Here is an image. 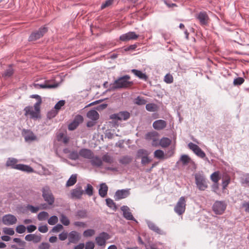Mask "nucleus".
Here are the masks:
<instances>
[{"instance_id": "f257e3e1", "label": "nucleus", "mask_w": 249, "mask_h": 249, "mask_svg": "<svg viewBox=\"0 0 249 249\" xmlns=\"http://www.w3.org/2000/svg\"><path fill=\"white\" fill-rule=\"evenodd\" d=\"M17 159L13 158H9L8 159L6 166L10 167L11 168L26 172L27 173H32L34 171L33 169L29 165L22 164H17L18 162Z\"/></svg>"}, {"instance_id": "f03ea898", "label": "nucleus", "mask_w": 249, "mask_h": 249, "mask_svg": "<svg viewBox=\"0 0 249 249\" xmlns=\"http://www.w3.org/2000/svg\"><path fill=\"white\" fill-rule=\"evenodd\" d=\"M130 77L125 75L116 80L112 84V88L113 89L127 88L132 84V82L129 81Z\"/></svg>"}, {"instance_id": "7ed1b4c3", "label": "nucleus", "mask_w": 249, "mask_h": 249, "mask_svg": "<svg viewBox=\"0 0 249 249\" xmlns=\"http://www.w3.org/2000/svg\"><path fill=\"white\" fill-rule=\"evenodd\" d=\"M40 101L39 102H36L33 107H25L24 110L25 111V115L30 116V117L32 119H36L38 118L40 112Z\"/></svg>"}, {"instance_id": "20e7f679", "label": "nucleus", "mask_w": 249, "mask_h": 249, "mask_svg": "<svg viewBox=\"0 0 249 249\" xmlns=\"http://www.w3.org/2000/svg\"><path fill=\"white\" fill-rule=\"evenodd\" d=\"M196 185L199 190L204 191L208 187L206 179L202 172L195 175Z\"/></svg>"}, {"instance_id": "39448f33", "label": "nucleus", "mask_w": 249, "mask_h": 249, "mask_svg": "<svg viewBox=\"0 0 249 249\" xmlns=\"http://www.w3.org/2000/svg\"><path fill=\"white\" fill-rule=\"evenodd\" d=\"M42 196L44 200L49 205H52L54 202V197L48 186H45L42 189Z\"/></svg>"}, {"instance_id": "423d86ee", "label": "nucleus", "mask_w": 249, "mask_h": 249, "mask_svg": "<svg viewBox=\"0 0 249 249\" xmlns=\"http://www.w3.org/2000/svg\"><path fill=\"white\" fill-rule=\"evenodd\" d=\"M227 207V204L223 201H216L213 206V212L218 215L223 214Z\"/></svg>"}, {"instance_id": "0eeeda50", "label": "nucleus", "mask_w": 249, "mask_h": 249, "mask_svg": "<svg viewBox=\"0 0 249 249\" xmlns=\"http://www.w3.org/2000/svg\"><path fill=\"white\" fill-rule=\"evenodd\" d=\"M186 209V199L184 196L179 198L174 208L175 212L179 215L182 214Z\"/></svg>"}, {"instance_id": "6e6552de", "label": "nucleus", "mask_w": 249, "mask_h": 249, "mask_svg": "<svg viewBox=\"0 0 249 249\" xmlns=\"http://www.w3.org/2000/svg\"><path fill=\"white\" fill-rule=\"evenodd\" d=\"M110 238V235L107 232H102L95 238V241L98 246L104 247L106 245L107 240Z\"/></svg>"}, {"instance_id": "1a4fd4ad", "label": "nucleus", "mask_w": 249, "mask_h": 249, "mask_svg": "<svg viewBox=\"0 0 249 249\" xmlns=\"http://www.w3.org/2000/svg\"><path fill=\"white\" fill-rule=\"evenodd\" d=\"M2 223L5 225H13L17 222V218L14 215L11 214H7L2 216Z\"/></svg>"}, {"instance_id": "9d476101", "label": "nucleus", "mask_w": 249, "mask_h": 249, "mask_svg": "<svg viewBox=\"0 0 249 249\" xmlns=\"http://www.w3.org/2000/svg\"><path fill=\"white\" fill-rule=\"evenodd\" d=\"M47 31L46 27L40 28L38 31L33 32L29 38V41L36 40L43 36Z\"/></svg>"}, {"instance_id": "9b49d317", "label": "nucleus", "mask_w": 249, "mask_h": 249, "mask_svg": "<svg viewBox=\"0 0 249 249\" xmlns=\"http://www.w3.org/2000/svg\"><path fill=\"white\" fill-rule=\"evenodd\" d=\"M189 148L192 150L198 157L201 158H204L206 157V154L204 151L196 144L192 142H190L188 144Z\"/></svg>"}, {"instance_id": "f8f14e48", "label": "nucleus", "mask_w": 249, "mask_h": 249, "mask_svg": "<svg viewBox=\"0 0 249 249\" xmlns=\"http://www.w3.org/2000/svg\"><path fill=\"white\" fill-rule=\"evenodd\" d=\"M83 121V117L80 115H76L73 121L69 124L68 129L70 130L75 129L79 124Z\"/></svg>"}, {"instance_id": "ddd939ff", "label": "nucleus", "mask_w": 249, "mask_h": 249, "mask_svg": "<svg viewBox=\"0 0 249 249\" xmlns=\"http://www.w3.org/2000/svg\"><path fill=\"white\" fill-rule=\"evenodd\" d=\"M196 18L199 20L200 24L202 25H206L208 24L209 17L205 12H200L196 16Z\"/></svg>"}, {"instance_id": "4468645a", "label": "nucleus", "mask_w": 249, "mask_h": 249, "mask_svg": "<svg viewBox=\"0 0 249 249\" xmlns=\"http://www.w3.org/2000/svg\"><path fill=\"white\" fill-rule=\"evenodd\" d=\"M139 36L136 35L134 32H129L123 34L120 36V39L122 41H127L130 40H135Z\"/></svg>"}, {"instance_id": "2eb2a0df", "label": "nucleus", "mask_w": 249, "mask_h": 249, "mask_svg": "<svg viewBox=\"0 0 249 249\" xmlns=\"http://www.w3.org/2000/svg\"><path fill=\"white\" fill-rule=\"evenodd\" d=\"M84 193V190L81 186H77L71 191V195L72 199H80Z\"/></svg>"}, {"instance_id": "dca6fc26", "label": "nucleus", "mask_w": 249, "mask_h": 249, "mask_svg": "<svg viewBox=\"0 0 249 249\" xmlns=\"http://www.w3.org/2000/svg\"><path fill=\"white\" fill-rule=\"evenodd\" d=\"M130 195L129 189H122L117 191L115 194L116 200L126 198Z\"/></svg>"}, {"instance_id": "f3484780", "label": "nucleus", "mask_w": 249, "mask_h": 249, "mask_svg": "<svg viewBox=\"0 0 249 249\" xmlns=\"http://www.w3.org/2000/svg\"><path fill=\"white\" fill-rule=\"evenodd\" d=\"M158 136L157 132L155 131L150 132L145 135V139L147 140H152V145L156 146L157 145Z\"/></svg>"}, {"instance_id": "a211bd4d", "label": "nucleus", "mask_w": 249, "mask_h": 249, "mask_svg": "<svg viewBox=\"0 0 249 249\" xmlns=\"http://www.w3.org/2000/svg\"><path fill=\"white\" fill-rule=\"evenodd\" d=\"M80 239V235L76 231H71L68 234L69 243H76Z\"/></svg>"}, {"instance_id": "6ab92c4d", "label": "nucleus", "mask_w": 249, "mask_h": 249, "mask_svg": "<svg viewBox=\"0 0 249 249\" xmlns=\"http://www.w3.org/2000/svg\"><path fill=\"white\" fill-rule=\"evenodd\" d=\"M121 210L123 212V216L125 219L128 220H135L128 207L123 206L121 207Z\"/></svg>"}, {"instance_id": "aec40b11", "label": "nucleus", "mask_w": 249, "mask_h": 249, "mask_svg": "<svg viewBox=\"0 0 249 249\" xmlns=\"http://www.w3.org/2000/svg\"><path fill=\"white\" fill-rule=\"evenodd\" d=\"M23 136L26 142L35 141L36 139V137L33 132L29 130L24 129L23 131Z\"/></svg>"}, {"instance_id": "412c9836", "label": "nucleus", "mask_w": 249, "mask_h": 249, "mask_svg": "<svg viewBox=\"0 0 249 249\" xmlns=\"http://www.w3.org/2000/svg\"><path fill=\"white\" fill-rule=\"evenodd\" d=\"M25 239L29 242L33 241L35 243H37L41 241V235L40 234L36 235L35 234H27L25 236Z\"/></svg>"}, {"instance_id": "4be33fe9", "label": "nucleus", "mask_w": 249, "mask_h": 249, "mask_svg": "<svg viewBox=\"0 0 249 249\" xmlns=\"http://www.w3.org/2000/svg\"><path fill=\"white\" fill-rule=\"evenodd\" d=\"M79 155L81 157L90 160L93 158V153L89 149L83 148L80 150Z\"/></svg>"}, {"instance_id": "5701e85b", "label": "nucleus", "mask_w": 249, "mask_h": 249, "mask_svg": "<svg viewBox=\"0 0 249 249\" xmlns=\"http://www.w3.org/2000/svg\"><path fill=\"white\" fill-rule=\"evenodd\" d=\"M166 122L163 120H158L155 121L153 124V126L156 130H161L166 126Z\"/></svg>"}, {"instance_id": "b1692460", "label": "nucleus", "mask_w": 249, "mask_h": 249, "mask_svg": "<svg viewBox=\"0 0 249 249\" xmlns=\"http://www.w3.org/2000/svg\"><path fill=\"white\" fill-rule=\"evenodd\" d=\"M108 191V187L105 183H102L100 185L99 194L102 197H105Z\"/></svg>"}, {"instance_id": "393cba45", "label": "nucleus", "mask_w": 249, "mask_h": 249, "mask_svg": "<svg viewBox=\"0 0 249 249\" xmlns=\"http://www.w3.org/2000/svg\"><path fill=\"white\" fill-rule=\"evenodd\" d=\"M90 162L91 165L95 167H100L102 165V160L97 156H93V158H91Z\"/></svg>"}, {"instance_id": "a878e982", "label": "nucleus", "mask_w": 249, "mask_h": 249, "mask_svg": "<svg viewBox=\"0 0 249 249\" xmlns=\"http://www.w3.org/2000/svg\"><path fill=\"white\" fill-rule=\"evenodd\" d=\"M87 117L89 119L96 121L99 119V115L98 112L95 110H90L87 114Z\"/></svg>"}, {"instance_id": "bb28decb", "label": "nucleus", "mask_w": 249, "mask_h": 249, "mask_svg": "<svg viewBox=\"0 0 249 249\" xmlns=\"http://www.w3.org/2000/svg\"><path fill=\"white\" fill-rule=\"evenodd\" d=\"M131 71L136 76L139 77L140 79L144 80L145 81L147 80V75L141 71L136 69H132Z\"/></svg>"}, {"instance_id": "cd10ccee", "label": "nucleus", "mask_w": 249, "mask_h": 249, "mask_svg": "<svg viewBox=\"0 0 249 249\" xmlns=\"http://www.w3.org/2000/svg\"><path fill=\"white\" fill-rule=\"evenodd\" d=\"M56 85H50L47 83L38 84H36L34 85V87L36 89H52L56 87Z\"/></svg>"}, {"instance_id": "c85d7f7f", "label": "nucleus", "mask_w": 249, "mask_h": 249, "mask_svg": "<svg viewBox=\"0 0 249 249\" xmlns=\"http://www.w3.org/2000/svg\"><path fill=\"white\" fill-rule=\"evenodd\" d=\"M147 225L150 229L159 234H161L160 230L154 223L148 221Z\"/></svg>"}, {"instance_id": "c756f323", "label": "nucleus", "mask_w": 249, "mask_h": 249, "mask_svg": "<svg viewBox=\"0 0 249 249\" xmlns=\"http://www.w3.org/2000/svg\"><path fill=\"white\" fill-rule=\"evenodd\" d=\"M13 73V69L12 67L10 66L7 69H6L4 72L2 73V77L4 78L5 79L8 78L11 76Z\"/></svg>"}, {"instance_id": "7c9ffc66", "label": "nucleus", "mask_w": 249, "mask_h": 249, "mask_svg": "<svg viewBox=\"0 0 249 249\" xmlns=\"http://www.w3.org/2000/svg\"><path fill=\"white\" fill-rule=\"evenodd\" d=\"M171 142V141L169 138H162L160 142V144L162 147H166L170 144Z\"/></svg>"}, {"instance_id": "2f4dec72", "label": "nucleus", "mask_w": 249, "mask_h": 249, "mask_svg": "<svg viewBox=\"0 0 249 249\" xmlns=\"http://www.w3.org/2000/svg\"><path fill=\"white\" fill-rule=\"evenodd\" d=\"M158 108L157 105L154 103L146 104L145 106L146 109L150 112H155L157 110Z\"/></svg>"}, {"instance_id": "473e14b6", "label": "nucleus", "mask_w": 249, "mask_h": 249, "mask_svg": "<svg viewBox=\"0 0 249 249\" xmlns=\"http://www.w3.org/2000/svg\"><path fill=\"white\" fill-rule=\"evenodd\" d=\"M77 176L76 175H72L70 178L67 182L66 186H71L73 185L76 182L77 180Z\"/></svg>"}, {"instance_id": "72a5a7b5", "label": "nucleus", "mask_w": 249, "mask_h": 249, "mask_svg": "<svg viewBox=\"0 0 249 249\" xmlns=\"http://www.w3.org/2000/svg\"><path fill=\"white\" fill-rule=\"evenodd\" d=\"M119 116L120 120H126L130 117V113L127 111H121L119 112Z\"/></svg>"}, {"instance_id": "f704fd0d", "label": "nucleus", "mask_w": 249, "mask_h": 249, "mask_svg": "<svg viewBox=\"0 0 249 249\" xmlns=\"http://www.w3.org/2000/svg\"><path fill=\"white\" fill-rule=\"evenodd\" d=\"M180 161L183 165H187L190 162L191 159L187 155H182L180 158Z\"/></svg>"}, {"instance_id": "c9c22d12", "label": "nucleus", "mask_w": 249, "mask_h": 249, "mask_svg": "<svg viewBox=\"0 0 249 249\" xmlns=\"http://www.w3.org/2000/svg\"><path fill=\"white\" fill-rule=\"evenodd\" d=\"M154 157L159 159H163L165 158L164 153L161 150H157L154 152Z\"/></svg>"}, {"instance_id": "e433bc0d", "label": "nucleus", "mask_w": 249, "mask_h": 249, "mask_svg": "<svg viewBox=\"0 0 249 249\" xmlns=\"http://www.w3.org/2000/svg\"><path fill=\"white\" fill-rule=\"evenodd\" d=\"M76 216L78 218H85L87 217V211L84 210H79L76 213Z\"/></svg>"}, {"instance_id": "4c0bfd02", "label": "nucleus", "mask_w": 249, "mask_h": 249, "mask_svg": "<svg viewBox=\"0 0 249 249\" xmlns=\"http://www.w3.org/2000/svg\"><path fill=\"white\" fill-rule=\"evenodd\" d=\"M131 160L132 158L130 157L126 156L121 158L119 160V162L123 164H127L130 163Z\"/></svg>"}, {"instance_id": "58836bf2", "label": "nucleus", "mask_w": 249, "mask_h": 249, "mask_svg": "<svg viewBox=\"0 0 249 249\" xmlns=\"http://www.w3.org/2000/svg\"><path fill=\"white\" fill-rule=\"evenodd\" d=\"M135 104L138 105H143L147 103V101L143 97L138 96L135 99Z\"/></svg>"}, {"instance_id": "ea45409f", "label": "nucleus", "mask_w": 249, "mask_h": 249, "mask_svg": "<svg viewBox=\"0 0 249 249\" xmlns=\"http://www.w3.org/2000/svg\"><path fill=\"white\" fill-rule=\"evenodd\" d=\"M149 154V153L146 150L144 149H139L138 150L137 153V157L138 158H141L143 157L146 156H148Z\"/></svg>"}, {"instance_id": "a19ab883", "label": "nucleus", "mask_w": 249, "mask_h": 249, "mask_svg": "<svg viewBox=\"0 0 249 249\" xmlns=\"http://www.w3.org/2000/svg\"><path fill=\"white\" fill-rule=\"evenodd\" d=\"M219 175L218 172H214L211 175V179L214 183H218L220 179Z\"/></svg>"}, {"instance_id": "79ce46f5", "label": "nucleus", "mask_w": 249, "mask_h": 249, "mask_svg": "<svg viewBox=\"0 0 249 249\" xmlns=\"http://www.w3.org/2000/svg\"><path fill=\"white\" fill-rule=\"evenodd\" d=\"M60 220L65 226H68L70 223L69 218L63 214H61Z\"/></svg>"}, {"instance_id": "37998d69", "label": "nucleus", "mask_w": 249, "mask_h": 249, "mask_svg": "<svg viewBox=\"0 0 249 249\" xmlns=\"http://www.w3.org/2000/svg\"><path fill=\"white\" fill-rule=\"evenodd\" d=\"M79 152L76 151H73L70 153L69 158L72 160H76L78 159L79 156Z\"/></svg>"}, {"instance_id": "c03bdc74", "label": "nucleus", "mask_w": 249, "mask_h": 249, "mask_svg": "<svg viewBox=\"0 0 249 249\" xmlns=\"http://www.w3.org/2000/svg\"><path fill=\"white\" fill-rule=\"evenodd\" d=\"M49 216V214L46 212H41L37 215V218L39 220L42 221L46 220Z\"/></svg>"}, {"instance_id": "a18cd8bd", "label": "nucleus", "mask_w": 249, "mask_h": 249, "mask_svg": "<svg viewBox=\"0 0 249 249\" xmlns=\"http://www.w3.org/2000/svg\"><path fill=\"white\" fill-rule=\"evenodd\" d=\"M3 232L6 235H13L15 234V231L13 228L5 227L2 229Z\"/></svg>"}, {"instance_id": "49530a36", "label": "nucleus", "mask_w": 249, "mask_h": 249, "mask_svg": "<svg viewBox=\"0 0 249 249\" xmlns=\"http://www.w3.org/2000/svg\"><path fill=\"white\" fill-rule=\"evenodd\" d=\"M241 208L246 213H249V201H243L241 204Z\"/></svg>"}, {"instance_id": "de8ad7c7", "label": "nucleus", "mask_w": 249, "mask_h": 249, "mask_svg": "<svg viewBox=\"0 0 249 249\" xmlns=\"http://www.w3.org/2000/svg\"><path fill=\"white\" fill-rule=\"evenodd\" d=\"M102 160L107 163H111L113 162V158L107 154L104 155L102 157Z\"/></svg>"}, {"instance_id": "09e8293b", "label": "nucleus", "mask_w": 249, "mask_h": 249, "mask_svg": "<svg viewBox=\"0 0 249 249\" xmlns=\"http://www.w3.org/2000/svg\"><path fill=\"white\" fill-rule=\"evenodd\" d=\"M164 81L167 84L173 82V77L170 73L166 74L164 78Z\"/></svg>"}, {"instance_id": "8fccbe9b", "label": "nucleus", "mask_w": 249, "mask_h": 249, "mask_svg": "<svg viewBox=\"0 0 249 249\" xmlns=\"http://www.w3.org/2000/svg\"><path fill=\"white\" fill-rule=\"evenodd\" d=\"M95 234V231L92 229H88L86 230L83 232V235L85 237H90Z\"/></svg>"}, {"instance_id": "3c124183", "label": "nucleus", "mask_w": 249, "mask_h": 249, "mask_svg": "<svg viewBox=\"0 0 249 249\" xmlns=\"http://www.w3.org/2000/svg\"><path fill=\"white\" fill-rule=\"evenodd\" d=\"M58 222V218L56 216L53 215L51 216L48 220L49 224L50 225H54Z\"/></svg>"}, {"instance_id": "603ef678", "label": "nucleus", "mask_w": 249, "mask_h": 249, "mask_svg": "<svg viewBox=\"0 0 249 249\" xmlns=\"http://www.w3.org/2000/svg\"><path fill=\"white\" fill-rule=\"evenodd\" d=\"M26 229L25 226L23 225H19L16 227V231L18 233L21 234L25 232Z\"/></svg>"}, {"instance_id": "864d4df0", "label": "nucleus", "mask_w": 249, "mask_h": 249, "mask_svg": "<svg viewBox=\"0 0 249 249\" xmlns=\"http://www.w3.org/2000/svg\"><path fill=\"white\" fill-rule=\"evenodd\" d=\"M244 81L245 80L243 78L237 77L234 79L233 83L235 86H239L242 84Z\"/></svg>"}, {"instance_id": "5fc2aeb1", "label": "nucleus", "mask_w": 249, "mask_h": 249, "mask_svg": "<svg viewBox=\"0 0 249 249\" xmlns=\"http://www.w3.org/2000/svg\"><path fill=\"white\" fill-rule=\"evenodd\" d=\"M93 187L90 184H88L87 185V188L85 190L86 193L89 196H91L93 195Z\"/></svg>"}, {"instance_id": "6e6d98bb", "label": "nucleus", "mask_w": 249, "mask_h": 249, "mask_svg": "<svg viewBox=\"0 0 249 249\" xmlns=\"http://www.w3.org/2000/svg\"><path fill=\"white\" fill-rule=\"evenodd\" d=\"M26 208L27 210L31 211L32 213H36L39 210L38 207H34L31 205H27Z\"/></svg>"}, {"instance_id": "4d7b16f0", "label": "nucleus", "mask_w": 249, "mask_h": 249, "mask_svg": "<svg viewBox=\"0 0 249 249\" xmlns=\"http://www.w3.org/2000/svg\"><path fill=\"white\" fill-rule=\"evenodd\" d=\"M141 159V163L142 165H146V164L150 163L152 161V160L149 158L148 156L142 157V158Z\"/></svg>"}, {"instance_id": "13d9d810", "label": "nucleus", "mask_w": 249, "mask_h": 249, "mask_svg": "<svg viewBox=\"0 0 249 249\" xmlns=\"http://www.w3.org/2000/svg\"><path fill=\"white\" fill-rule=\"evenodd\" d=\"M63 228V226L61 224H57L55 226L53 227L52 230V231L53 232H58Z\"/></svg>"}, {"instance_id": "bf43d9fd", "label": "nucleus", "mask_w": 249, "mask_h": 249, "mask_svg": "<svg viewBox=\"0 0 249 249\" xmlns=\"http://www.w3.org/2000/svg\"><path fill=\"white\" fill-rule=\"evenodd\" d=\"M113 0H107L105 1V2L103 3L101 6V9H103L110 5H111L113 3Z\"/></svg>"}, {"instance_id": "052dcab7", "label": "nucleus", "mask_w": 249, "mask_h": 249, "mask_svg": "<svg viewBox=\"0 0 249 249\" xmlns=\"http://www.w3.org/2000/svg\"><path fill=\"white\" fill-rule=\"evenodd\" d=\"M65 105V101L60 100L58 101L55 105L54 108L56 110L60 109L62 107H63Z\"/></svg>"}, {"instance_id": "680f3d73", "label": "nucleus", "mask_w": 249, "mask_h": 249, "mask_svg": "<svg viewBox=\"0 0 249 249\" xmlns=\"http://www.w3.org/2000/svg\"><path fill=\"white\" fill-rule=\"evenodd\" d=\"M94 243L92 241H89L86 243L85 249H94Z\"/></svg>"}, {"instance_id": "e2e57ef3", "label": "nucleus", "mask_w": 249, "mask_h": 249, "mask_svg": "<svg viewBox=\"0 0 249 249\" xmlns=\"http://www.w3.org/2000/svg\"><path fill=\"white\" fill-rule=\"evenodd\" d=\"M38 231L42 233H46L48 231V227L46 225L39 226Z\"/></svg>"}, {"instance_id": "0e129e2a", "label": "nucleus", "mask_w": 249, "mask_h": 249, "mask_svg": "<svg viewBox=\"0 0 249 249\" xmlns=\"http://www.w3.org/2000/svg\"><path fill=\"white\" fill-rule=\"evenodd\" d=\"M68 237V234L66 232H63L59 234V239L61 241L66 240Z\"/></svg>"}, {"instance_id": "69168bd1", "label": "nucleus", "mask_w": 249, "mask_h": 249, "mask_svg": "<svg viewBox=\"0 0 249 249\" xmlns=\"http://www.w3.org/2000/svg\"><path fill=\"white\" fill-rule=\"evenodd\" d=\"M107 205L110 208H112L115 206V203L111 198H107L106 199Z\"/></svg>"}, {"instance_id": "338daca9", "label": "nucleus", "mask_w": 249, "mask_h": 249, "mask_svg": "<svg viewBox=\"0 0 249 249\" xmlns=\"http://www.w3.org/2000/svg\"><path fill=\"white\" fill-rule=\"evenodd\" d=\"M13 241L14 242L18 243L19 246L23 247L25 246L26 243L24 241H21V240L18 238H14Z\"/></svg>"}, {"instance_id": "774afa93", "label": "nucleus", "mask_w": 249, "mask_h": 249, "mask_svg": "<svg viewBox=\"0 0 249 249\" xmlns=\"http://www.w3.org/2000/svg\"><path fill=\"white\" fill-rule=\"evenodd\" d=\"M50 245L48 243L43 242L38 247L39 249H48Z\"/></svg>"}]
</instances>
